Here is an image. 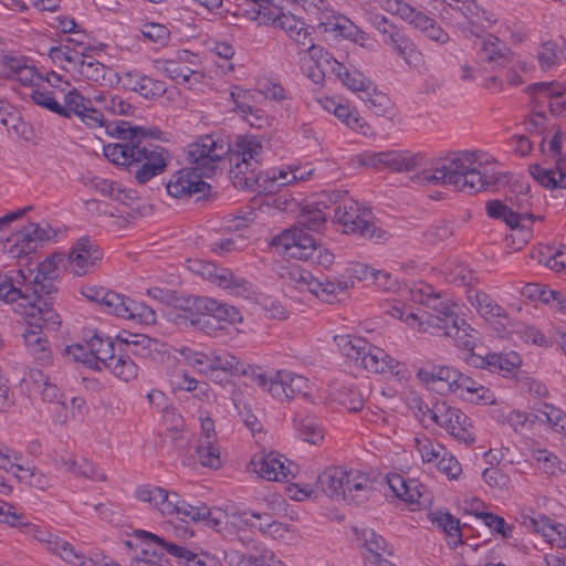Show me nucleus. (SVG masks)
<instances>
[{
  "instance_id": "nucleus-1",
  "label": "nucleus",
  "mask_w": 566,
  "mask_h": 566,
  "mask_svg": "<svg viewBox=\"0 0 566 566\" xmlns=\"http://www.w3.org/2000/svg\"><path fill=\"white\" fill-rule=\"evenodd\" d=\"M481 157V151L454 153L433 160L411 180L420 186H449L469 195L486 191L499 182V178L489 171Z\"/></svg>"
},
{
  "instance_id": "nucleus-2",
  "label": "nucleus",
  "mask_w": 566,
  "mask_h": 566,
  "mask_svg": "<svg viewBox=\"0 0 566 566\" xmlns=\"http://www.w3.org/2000/svg\"><path fill=\"white\" fill-rule=\"evenodd\" d=\"M343 191L334 190L323 192L321 199L314 205L302 207L298 216L300 227L286 229L271 239V247L277 249L282 254L293 259L311 261L312 263L329 266L334 262V254L323 244L305 232V228L318 231L326 222V209L332 203H337L343 197Z\"/></svg>"
},
{
  "instance_id": "nucleus-3",
  "label": "nucleus",
  "mask_w": 566,
  "mask_h": 566,
  "mask_svg": "<svg viewBox=\"0 0 566 566\" xmlns=\"http://www.w3.org/2000/svg\"><path fill=\"white\" fill-rule=\"evenodd\" d=\"M28 274L23 270L17 272V283L25 286V292L31 300L14 306V312L25 318L42 319L48 329L56 331L61 325V317L53 308L52 295L57 292L55 280H41L31 277L33 270H28Z\"/></svg>"
},
{
  "instance_id": "nucleus-4",
  "label": "nucleus",
  "mask_w": 566,
  "mask_h": 566,
  "mask_svg": "<svg viewBox=\"0 0 566 566\" xmlns=\"http://www.w3.org/2000/svg\"><path fill=\"white\" fill-rule=\"evenodd\" d=\"M530 186L518 185L506 197L507 203L500 200H491L486 203V212L493 219L503 220L511 229L520 230L524 237L531 233V224L537 219L528 211L531 197ZM526 240V238H523Z\"/></svg>"
},
{
  "instance_id": "nucleus-5",
  "label": "nucleus",
  "mask_w": 566,
  "mask_h": 566,
  "mask_svg": "<svg viewBox=\"0 0 566 566\" xmlns=\"http://www.w3.org/2000/svg\"><path fill=\"white\" fill-rule=\"evenodd\" d=\"M334 218L343 226V232L354 234L363 239L385 241L389 234L387 231L377 228L373 222L370 210L360 208L359 205L349 199L335 203Z\"/></svg>"
},
{
  "instance_id": "nucleus-6",
  "label": "nucleus",
  "mask_w": 566,
  "mask_h": 566,
  "mask_svg": "<svg viewBox=\"0 0 566 566\" xmlns=\"http://www.w3.org/2000/svg\"><path fill=\"white\" fill-rule=\"evenodd\" d=\"M427 290L429 292L419 290L417 294H413V300L432 310L434 314L419 315L409 313L406 316V322L411 326L417 325L420 332L436 334L438 329L449 323L458 314L454 311V304L442 301L439 294L430 291V286H428Z\"/></svg>"
},
{
  "instance_id": "nucleus-7",
  "label": "nucleus",
  "mask_w": 566,
  "mask_h": 566,
  "mask_svg": "<svg viewBox=\"0 0 566 566\" xmlns=\"http://www.w3.org/2000/svg\"><path fill=\"white\" fill-rule=\"evenodd\" d=\"M229 146L222 140H216L211 135L200 137L188 146V159L198 176L210 178L216 175L218 163L229 151Z\"/></svg>"
},
{
  "instance_id": "nucleus-8",
  "label": "nucleus",
  "mask_w": 566,
  "mask_h": 566,
  "mask_svg": "<svg viewBox=\"0 0 566 566\" xmlns=\"http://www.w3.org/2000/svg\"><path fill=\"white\" fill-rule=\"evenodd\" d=\"M169 159L170 155L164 147L151 143L144 144L140 139L135 146L129 172L139 184H146L153 177L165 171Z\"/></svg>"
},
{
  "instance_id": "nucleus-9",
  "label": "nucleus",
  "mask_w": 566,
  "mask_h": 566,
  "mask_svg": "<svg viewBox=\"0 0 566 566\" xmlns=\"http://www.w3.org/2000/svg\"><path fill=\"white\" fill-rule=\"evenodd\" d=\"M260 166V160H235L230 169L233 186L240 190L272 193L277 184L276 170L262 171Z\"/></svg>"
},
{
  "instance_id": "nucleus-10",
  "label": "nucleus",
  "mask_w": 566,
  "mask_h": 566,
  "mask_svg": "<svg viewBox=\"0 0 566 566\" xmlns=\"http://www.w3.org/2000/svg\"><path fill=\"white\" fill-rule=\"evenodd\" d=\"M429 418L441 428L446 429L457 440L464 444L474 442L471 432V421L460 409L449 406L446 401H437L432 408H427Z\"/></svg>"
},
{
  "instance_id": "nucleus-11",
  "label": "nucleus",
  "mask_w": 566,
  "mask_h": 566,
  "mask_svg": "<svg viewBox=\"0 0 566 566\" xmlns=\"http://www.w3.org/2000/svg\"><path fill=\"white\" fill-rule=\"evenodd\" d=\"M259 15L268 17L273 23L284 30L287 36L300 48L311 42L315 28L305 23L292 13H284L281 8L261 6Z\"/></svg>"
},
{
  "instance_id": "nucleus-12",
  "label": "nucleus",
  "mask_w": 566,
  "mask_h": 566,
  "mask_svg": "<svg viewBox=\"0 0 566 566\" xmlns=\"http://www.w3.org/2000/svg\"><path fill=\"white\" fill-rule=\"evenodd\" d=\"M52 59L63 57L69 63L74 64V70L78 75L91 82H99L105 78L106 72L109 71L103 63L84 52L71 50L69 45L53 46L50 50Z\"/></svg>"
},
{
  "instance_id": "nucleus-13",
  "label": "nucleus",
  "mask_w": 566,
  "mask_h": 566,
  "mask_svg": "<svg viewBox=\"0 0 566 566\" xmlns=\"http://www.w3.org/2000/svg\"><path fill=\"white\" fill-rule=\"evenodd\" d=\"M361 164L376 169L410 172L421 166V157L407 150H388L364 155Z\"/></svg>"
},
{
  "instance_id": "nucleus-14",
  "label": "nucleus",
  "mask_w": 566,
  "mask_h": 566,
  "mask_svg": "<svg viewBox=\"0 0 566 566\" xmlns=\"http://www.w3.org/2000/svg\"><path fill=\"white\" fill-rule=\"evenodd\" d=\"M135 536L142 539H149L150 542L159 545L169 555L175 557L178 563L182 566H221L210 554L208 553H195L188 549L186 546H181L165 539L154 533L136 530Z\"/></svg>"
},
{
  "instance_id": "nucleus-15",
  "label": "nucleus",
  "mask_w": 566,
  "mask_h": 566,
  "mask_svg": "<svg viewBox=\"0 0 566 566\" xmlns=\"http://www.w3.org/2000/svg\"><path fill=\"white\" fill-rule=\"evenodd\" d=\"M311 385L307 378L302 375L293 374L286 370H279L270 378L268 391L280 400H291L296 396L308 397Z\"/></svg>"
},
{
  "instance_id": "nucleus-16",
  "label": "nucleus",
  "mask_w": 566,
  "mask_h": 566,
  "mask_svg": "<svg viewBox=\"0 0 566 566\" xmlns=\"http://www.w3.org/2000/svg\"><path fill=\"white\" fill-rule=\"evenodd\" d=\"M205 176H198L190 167L177 171L166 184V190L174 198H189L193 195L205 197L211 189V186L202 180Z\"/></svg>"
},
{
  "instance_id": "nucleus-17",
  "label": "nucleus",
  "mask_w": 566,
  "mask_h": 566,
  "mask_svg": "<svg viewBox=\"0 0 566 566\" xmlns=\"http://www.w3.org/2000/svg\"><path fill=\"white\" fill-rule=\"evenodd\" d=\"M102 258L103 252L98 245L88 237H82L76 240L69 254L71 271L78 276L85 275Z\"/></svg>"
},
{
  "instance_id": "nucleus-18",
  "label": "nucleus",
  "mask_w": 566,
  "mask_h": 566,
  "mask_svg": "<svg viewBox=\"0 0 566 566\" xmlns=\"http://www.w3.org/2000/svg\"><path fill=\"white\" fill-rule=\"evenodd\" d=\"M318 29L334 36H342L354 42L365 41L366 33L347 17L336 12H322Z\"/></svg>"
},
{
  "instance_id": "nucleus-19",
  "label": "nucleus",
  "mask_w": 566,
  "mask_h": 566,
  "mask_svg": "<svg viewBox=\"0 0 566 566\" xmlns=\"http://www.w3.org/2000/svg\"><path fill=\"white\" fill-rule=\"evenodd\" d=\"M120 80L123 81L124 88L136 92L149 101L158 99L167 91L164 82L145 75L137 70L124 72Z\"/></svg>"
},
{
  "instance_id": "nucleus-20",
  "label": "nucleus",
  "mask_w": 566,
  "mask_h": 566,
  "mask_svg": "<svg viewBox=\"0 0 566 566\" xmlns=\"http://www.w3.org/2000/svg\"><path fill=\"white\" fill-rule=\"evenodd\" d=\"M482 60L492 69H504L510 66L514 60V53L510 46L497 36L488 33L481 43Z\"/></svg>"
},
{
  "instance_id": "nucleus-21",
  "label": "nucleus",
  "mask_w": 566,
  "mask_h": 566,
  "mask_svg": "<svg viewBox=\"0 0 566 566\" xmlns=\"http://www.w3.org/2000/svg\"><path fill=\"white\" fill-rule=\"evenodd\" d=\"M29 328L23 334V340L29 353L36 359L46 363L51 358V349L48 339L43 337L42 328H48L39 316L27 318Z\"/></svg>"
},
{
  "instance_id": "nucleus-22",
  "label": "nucleus",
  "mask_w": 566,
  "mask_h": 566,
  "mask_svg": "<svg viewBox=\"0 0 566 566\" xmlns=\"http://www.w3.org/2000/svg\"><path fill=\"white\" fill-rule=\"evenodd\" d=\"M198 265L199 269L196 271L219 287L230 290L233 293L248 290V282L235 276L229 269L219 268L213 263H198Z\"/></svg>"
},
{
  "instance_id": "nucleus-23",
  "label": "nucleus",
  "mask_w": 566,
  "mask_h": 566,
  "mask_svg": "<svg viewBox=\"0 0 566 566\" xmlns=\"http://www.w3.org/2000/svg\"><path fill=\"white\" fill-rule=\"evenodd\" d=\"M345 493L343 500L354 504L365 502L373 491V480L360 470H346Z\"/></svg>"
},
{
  "instance_id": "nucleus-24",
  "label": "nucleus",
  "mask_w": 566,
  "mask_h": 566,
  "mask_svg": "<svg viewBox=\"0 0 566 566\" xmlns=\"http://www.w3.org/2000/svg\"><path fill=\"white\" fill-rule=\"evenodd\" d=\"M201 512L205 516L200 518L199 522L205 526L212 528L226 541L232 543L239 533V525L234 521L230 520L227 512L221 509H210L205 505Z\"/></svg>"
},
{
  "instance_id": "nucleus-25",
  "label": "nucleus",
  "mask_w": 566,
  "mask_h": 566,
  "mask_svg": "<svg viewBox=\"0 0 566 566\" xmlns=\"http://www.w3.org/2000/svg\"><path fill=\"white\" fill-rule=\"evenodd\" d=\"M201 512L205 516L200 518L199 522L205 526L212 528L226 541L232 543L239 533V525L234 521L230 520L227 512L221 509H210L205 505Z\"/></svg>"
},
{
  "instance_id": "nucleus-26",
  "label": "nucleus",
  "mask_w": 566,
  "mask_h": 566,
  "mask_svg": "<svg viewBox=\"0 0 566 566\" xmlns=\"http://www.w3.org/2000/svg\"><path fill=\"white\" fill-rule=\"evenodd\" d=\"M451 391L458 394L462 399L475 403L488 405L493 403L495 400L494 395L489 388L460 371Z\"/></svg>"
},
{
  "instance_id": "nucleus-27",
  "label": "nucleus",
  "mask_w": 566,
  "mask_h": 566,
  "mask_svg": "<svg viewBox=\"0 0 566 566\" xmlns=\"http://www.w3.org/2000/svg\"><path fill=\"white\" fill-rule=\"evenodd\" d=\"M360 366L375 374H400V363L389 356L382 348L371 344H368V349L363 356Z\"/></svg>"
},
{
  "instance_id": "nucleus-28",
  "label": "nucleus",
  "mask_w": 566,
  "mask_h": 566,
  "mask_svg": "<svg viewBox=\"0 0 566 566\" xmlns=\"http://www.w3.org/2000/svg\"><path fill=\"white\" fill-rule=\"evenodd\" d=\"M281 277L294 284L296 289L308 291L318 298H322L323 281L302 266L293 264L283 268Z\"/></svg>"
},
{
  "instance_id": "nucleus-29",
  "label": "nucleus",
  "mask_w": 566,
  "mask_h": 566,
  "mask_svg": "<svg viewBox=\"0 0 566 566\" xmlns=\"http://www.w3.org/2000/svg\"><path fill=\"white\" fill-rule=\"evenodd\" d=\"M496 22L497 17L493 12L482 9L478 17H467L465 21L458 22V28L468 40L483 39Z\"/></svg>"
},
{
  "instance_id": "nucleus-30",
  "label": "nucleus",
  "mask_w": 566,
  "mask_h": 566,
  "mask_svg": "<svg viewBox=\"0 0 566 566\" xmlns=\"http://www.w3.org/2000/svg\"><path fill=\"white\" fill-rule=\"evenodd\" d=\"M114 315L147 325L156 323L155 310L145 303L135 302L123 295H120V301H118V307H116Z\"/></svg>"
},
{
  "instance_id": "nucleus-31",
  "label": "nucleus",
  "mask_w": 566,
  "mask_h": 566,
  "mask_svg": "<svg viewBox=\"0 0 566 566\" xmlns=\"http://www.w3.org/2000/svg\"><path fill=\"white\" fill-rule=\"evenodd\" d=\"M439 331L443 332L447 337L453 338L455 346L465 350H473L475 345L474 329L460 318L459 315L453 317L449 323L443 325Z\"/></svg>"
},
{
  "instance_id": "nucleus-32",
  "label": "nucleus",
  "mask_w": 566,
  "mask_h": 566,
  "mask_svg": "<svg viewBox=\"0 0 566 566\" xmlns=\"http://www.w3.org/2000/svg\"><path fill=\"white\" fill-rule=\"evenodd\" d=\"M346 469L329 467L317 476V484L323 493L334 500H339L345 493Z\"/></svg>"
},
{
  "instance_id": "nucleus-33",
  "label": "nucleus",
  "mask_w": 566,
  "mask_h": 566,
  "mask_svg": "<svg viewBox=\"0 0 566 566\" xmlns=\"http://www.w3.org/2000/svg\"><path fill=\"white\" fill-rule=\"evenodd\" d=\"M106 132L108 135L123 139L125 142H137L146 137L157 138L159 130L157 128L146 129L139 126H130L128 122L117 120L106 125Z\"/></svg>"
},
{
  "instance_id": "nucleus-34",
  "label": "nucleus",
  "mask_w": 566,
  "mask_h": 566,
  "mask_svg": "<svg viewBox=\"0 0 566 566\" xmlns=\"http://www.w3.org/2000/svg\"><path fill=\"white\" fill-rule=\"evenodd\" d=\"M252 470L261 478L269 481H279L283 461L275 453H256L251 460Z\"/></svg>"
},
{
  "instance_id": "nucleus-35",
  "label": "nucleus",
  "mask_w": 566,
  "mask_h": 566,
  "mask_svg": "<svg viewBox=\"0 0 566 566\" xmlns=\"http://www.w3.org/2000/svg\"><path fill=\"white\" fill-rule=\"evenodd\" d=\"M31 296L25 292V286L17 283V275L14 277L8 275H0V303L9 304L14 311V306L27 303Z\"/></svg>"
},
{
  "instance_id": "nucleus-36",
  "label": "nucleus",
  "mask_w": 566,
  "mask_h": 566,
  "mask_svg": "<svg viewBox=\"0 0 566 566\" xmlns=\"http://www.w3.org/2000/svg\"><path fill=\"white\" fill-rule=\"evenodd\" d=\"M86 343L91 353L94 355L98 366H108V361L115 356L114 343L109 337L103 338L96 331H88L86 334Z\"/></svg>"
},
{
  "instance_id": "nucleus-37",
  "label": "nucleus",
  "mask_w": 566,
  "mask_h": 566,
  "mask_svg": "<svg viewBox=\"0 0 566 566\" xmlns=\"http://www.w3.org/2000/svg\"><path fill=\"white\" fill-rule=\"evenodd\" d=\"M0 243L3 244L4 251L12 258H22L34 252L38 248L35 241L25 229L17 231L14 234L9 237L6 242L0 239Z\"/></svg>"
},
{
  "instance_id": "nucleus-38",
  "label": "nucleus",
  "mask_w": 566,
  "mask_h": 566,
  "mask_svg": "<svg viewBox=\"0 0 566 566\" xmlns=\"http://www.w3.org/2000/svg\"><path fill=\"white\" fill-rule=\"evenodd\" d=\"M531 176L543 187L548 189L566 188V171L557 167L547 169L538 164H533L528 168Z\"/></svg>"
},
{
  "instance_id": "nucleus-39",
  "label": "nucleus",
  "mask_w": 566,
  "mask_h": 566,
  "mask_svg": "<svg viewBox=\"0 0 566 566\" xmlns=\"http://www.w3.org/2000/svg\"><path fill=\"white\" fill-rule=\"evenodd\" d=\"M82 294L88 301L99 304L104 312L113 315L118 307V301H120V294L104 287L85 286L82 289Z\"/></svg>"
},
{
  "instance_id": "nucleus-40",
  "label": "nucleus",
  "mask_w": 566,
  "mask_h": 566,
  "mask_svg": "<svg viewBox=\"0 0 566 566\" xmlns=\"http://www.w3.org/2000/svg\"><path fill=\"white\" fill-rule=\"evenodd\" d=\"M332 73L335 74L344 85H346L353 92H357L359 95L364 93L365 88H369L373 84V82L366 78L360 71H349L342 63H334Z\"/></svg>"
},
{
  "instance_id": "nucleus-41",
  "label": "nucleus",
  "mask_w": 566,
  "mask_h": 566,
  "mask_svg": "<svg viewBox=\"0 0 566 566\" xmlns=\"http://www.w3.org/2000/svg\"><path fill=\"white\" fill-rule=\"evenodd\" d=\"M413 28L420 30L429 40L440 44L449 42L450 36L434 19L428 17L422 11H419L412 22Z\"/></svg>"
},
{
  "instance_id": "nucleus-42",
  "label": "nucleus",
  "mask_w": 566,
  "mask_h": 566,
  "mask_svg": "<svg viewBox=\"0 0 566 566\" xmlns=\"http://www.w3.org/2000/svg\"><path fill=\"white\" fill-rule=\"evenodd\" d=\"M205 314L207 312L211 313L220 324H234L242 321L241 312L235 307L227 303H221L214 298L207 297V301H203Z\"/></svg>"
},
{
  "instance_id": "nucleus-43",
  "label": "nucleus",
  "mask_w": 566,
  "mask_h": 566,
  "mask_svg": "<svg viewBox=\"0 0 566 566\" xmlns=\"http://www.w3.org/2000/svg\"><path fill=\"white\" fill-rule=\"evenodd\" d=\"M381 36V41L385 44L390 45L400 57H402L407 63H410V57L416 53V46L409 38H407L397 27Z\"/></svg>"
},
{
  "instance_id": "nucleus-44",
  "label": "nucleus",
  "mask_w": 566,
  "mask_h": 566,
  "mask_svg": "<svg viewBox=\"0 0 566 566\" xmlns=\"http://www.w3.org/2000/svg\"><path fill=\"white\" fill-rule=\"evenodd\" d=\"M211 361V371L209 373V378L213 379V375L219 370L229 371L232 375H247L248 368H245V364L241 361L238 357L231 354L224 355H213L210 356Z\"/></svg>"
},
{
  "instance_id": "nucleus-45",
  "label": "nucleus",
  "mask_w": 566,
  "mask_h": 566,
  "mask_svg": "<svg viewBox=\"0 0 566 566\" xmlns=\"http://www.w3.org/2000/svg\"><path fill=\"white\" fill-rule=\"evenodd\" d=\"M203 301H207V297L189 295L187 297L179 298L176 296L175 301L171 304H174L175 307L180 308L182 313L176 316L175 323L188 326L189 318L187 316H192L196 315L197 313L205 312V310L201 308L205 306Z\"/></svg>"
},
{
  "instance_id": "nucleus-46",
  "label": "nucleus",
  "mask_w": 566,
  "mask_h": 566,
  "mask_svg": "<svg viewBox=\"0 0 566 566\" xmlns=\"http://www.w3.org/2000/svg\"><path fill=\"white\" fill-rule=\"evenodd\" d=\"M61 462L66 470L75 476L93 481H106V474L99 472V470L86 459H81L80 461L75 459H61Z\"/></svg>"
},
{
  "instance_id": "nucleus-47",
  "label": "nucleus",
  "mask_w": 566,
  "mask_h": 566,
  "mask_svg": "<svg viewBox=\"0 0 566 566\" xmlns=\"http://www.w3.org/2000/svg\"><path fill=\"white\" fill-rule=\"evenodd\" d=\"M469 301L471 305L488 319L494 317H507L504 308L496 304L491 296L484 292L476 291L473 295L469 296Z\"/></svg>"
},
{
  "instance_id": "nucleus-48",
  "label": "nucleus",
  "mask_w": 566,
  "mask_h": 566,
  "mask_svg": "<svg viewBox=\"0 0 566 566\" xmlns=\"http://www.w3.org/2000/svg\"><path fill=\"white\" fill-rule=\"evenodd\" d=\"M298 55L301 62L308 56L313 64L329 66L331 73L332 69H334V63H339L331 53L325 51L323 46L314 43L313 35L311 36V42H308V44L300 46Z\"/></svg>"
},
{
  "instance_id": "nucleus-49",
  "label": "nucleus",
  "mask_w": 566,
  "mask_h": 566,
  "mask_svg": "<svg viewBox=\"0 0 566 566\" xmlns=\"http://www.w3.org/2000/svg\"><path fill=\"white\" fill-rule=\"evenodd\" d=\"M335 340L340 348L342 353L356 364L360 365L366 349H368V342L360 337L337 336Z\"/></svg>"
},
{
  "instance_id": "nucleus-50",
  "label": "nucleus",
  "mask_w": 566,
  "mask_h": 566,
  "mask_svg": "<svg viewBox=\"0 0 566 566\" xmlns=\"http://www.w3.org/2000/svg\"><path fill=\"white\" fill-rule=\"evenodd\" d=\"M137 142H126L125 144H109L104 146V155L116 165H124L130 168V159L135 154V146Z\"/></svg>"
},
{
  "instance_id": "nucleus-51",
  "label": "nucleus",
  "mask_w": 566,
  "mask_h": 566,
  "mask_svg": "<svg viewBox=\"0 0 566 566\" xmlns=\"http://www.w3.org/2000/svg\"><path fill=\"white\" fill-rule=\"evenodd\" d=\"M136 497L158 509L163 514L166 513L168 507L167 490L159 486L143 485L136 489Z\"/></svg>"
},
{
  "instance_id": "nucleus-52",
  "label": "nucleus",
  "mask_w": 566,
  "mask_h": 566,
  "mask_svg": "<svg viewBox=\"0 0 566 566\" xmlns=\"http://www.w3.org/2000/svg\"><path fill=\"white\" fill-rule=\"evenodd\" d=\"M428 518L448 536L461 537L460 521L447 511H434L428 514Z\"/></svg>"
},
{
  "instance_id": "nucleus-53",
  "label": "nucleus",
  "mask_w": 566,
  "mask_h": 566,
  "mask_svg": "<svg viewBox=\"0 0 566 566\" xmlns=\"http://www.w3.org/2000/svg\"><path fill=\"white\" fill-rule=\"evenodd\" d=\"M106 368L125 381H129L138 375V366L128 355H115Z\"/></svg>"
},
{
  "instance_id": "nucleus-54",
  "label": "nucleus",
  "mask_w": 566,
  "mask_h": 566,
  "mask_svg": "<svg viewBox=\"0 0 566 566\" xmlns=\"http://www.w3.org/2000/svg\"><path fill=\"white\" fill-rule=\"evenodd\" d=\"M262 144L256 137H238L235 142V154L233 155L235 160H259V156L262 153Z\"/></svg>"
},
{
  "instance_id": "nucleus-55",
  "label": "nucleus",
  "mask_w": 566,
  "mask_h": 566,
  "mask_svg": "<svg viewBox=\"0 0 566 566\" xmlns=\"http://www.w3.org/2000/svg\"><path fill=\"white\" fill-rule=\"evenodd\" d=\"M202 506H192L186 501L168 503L165 515H177L182 522L199 523L205 515L201 512Z\"/></svg>"
},
{
  "instance_id": "nucleus-56",
  "label": "nucleus",
  "mask_w": 566,
  "mask_h": 566,
  "mask_svg": "<svg viewBox=\"0 0 566 566\" xmlns=\"http://www.w3.org/2000/svg\"><path fill=\"white\" fill-rule=\"evenodd\" d=\"M230 96L234 103V109L242 113L251 112V108H255V103L259 97H262V93L259 91L242 90L239 86H232Z\"/></svg>"
},
{
  "instance_id": "nucleus-57",
  "label": "nucleus",
  "mask_w": 566,
  "mask_h": 566,
  "mask_svg": "<svg viewBox=\"0 0 566 566\" xmlns=\"http://www.w3.org/2000/svg\"><path fill=\"white\" fill-rule=\"evenodd\" d=\"M196 452L203 467L218 469L221 465L220 451L213 444V440L200 439Z\"/></svg>"
},
{
  "instance_id": "nucleus-58",
  "label": "nucleus",
  "mask_w": 566,
  "mask_h": 566,
  "mask_svg": "<svg viewBox=\"0 0 566 566\" xmlns=\"http://www.w3.org/2000/svg\"><path fill=\"white\" fill-rule=\"evenodd\" d=\"M60 93L63 95L64 104L62 108L65 113L60 114L61 116L71 117L74 114L80 117L84 112H87L91 101L84 98L76 90H72L67 94H63V91H60Z\"/></svg>"
},
{
  "instance_id": "nucleus-59",
  "label": "nucleus",
  "mask_w": 566,
  "mask_h": 566,
  "mask_svg": "<svg viewBox=\"0 0 566 566\" xmlns=\"http://www.w3.org/2000/svg\"><path fill=\"white\" fill-rule=\"evenodd\" d=\"M533 458L538 463V468L547 475H558L565 472L562 461L547 450H534Z\"/></svg>"
},
{
  "instance_id": "nucleus-60",
  "label": "nucleus",
  "mask_w": 566,
  "mask_h": 566,
  "mask_svg": "<svg viewBox=\"0 0 566 566\" xmlns=\"http://www.w3.org/2000/svg\"><path fill=\"white\" fill-rule=\"evenodd\" d=\"M359 98L365 105L375 112L376 115H384L389 105V98L386 94L378 92L374 84L369 88H365Z\"/></svg>"
},
{
  "instance_id": "nucleus-61",
  "label": "nucleus",
  "mask_w": 566,
  "mask_h": 566,
  "mask_svg": "<svg viewBox=\"0 0 566 566\" xmlns=\"http://www.w3.org/2000/svg\"><path fill=\"white\" fill-rule=\"evenodd\" d=\"M31 99L39 106L44 107L57 115L65 114L62 104L59 102L56 92L46 88H35L30 94Z\"/></svg>"
},
{
  "instance_id": "nucleus-62",
  "label": "nucleus",
  "mask_w": 566,
  "mask_h": 566,
  "mask_svg": "<svg viewBox=\"0 0 566 566\" xmlns=\"http://www.w3.org/2000/svg\"><path fill=\"white\" fill-rule=\"evenodd\" d=\"M360 538L364 541V546L370 553V556L366 559L381 557L382 553H388L389 555L392 554L390 551H387L385 539L371 528H364L361 531Z\"/></svg>"
},
{
  "instance_id": "nucleus-63",
  "label": "nucleus",
  "mask_w": 566,
  "mask_h": 566,
  "mask_svg": "<svg viewBox=\"0 0 566 566\" xmlns=\"http://www.w3.org/2000/svg\"><path fill=\"white\" fill-rule=\"evenodd\" d=\"M296 428L303 440L311 444H316L324 438L323 428L313 417L302 418Z\"/></svg>"
},
{
  "instance_id": "nucleus-64",
  "label": "nucleus",
  "mask_w": 566,
  "mask_h": 566,
  "mask_svg": "<svg viewBox=\"0 0 566 566\" xmlns=\"http://www.w3.org/2000/svg\"><path fill=\"white\" fill-rule=\"evenodd\" d=\"M253 548L256 553L248 555L249 566H284L273 551L265 547L259 548L256 546H253Z\"/></svg>"
}]
</instances>
